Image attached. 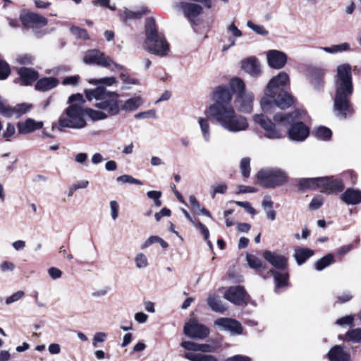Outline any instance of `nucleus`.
<instances>
[{
  "instance_id": "f257e3e1",
  "label": "nucleus",
  "mask_w": 361,
  "mask_h": 361,
  "mask_svg": "<svg viewBox=\"0 0 361 361\" xmlns=\"http://www.w3.org/2000/svg\"><path fill=\"white\" fill-rule=\"evenodd\" d=\"M85 96L89 101L95 100L97 109H86V114L94 121L105 120L110 116H117L120 111V94L116 92L107 90L100 86L92 90H85Z\"/></svg>"
},
{
  "instance_id": "f03ea898",
  "label": "nucleus",
  "mask_w": 361,
  "mask_h": 361,
  "mask_svg": "<svg viewBox=\"0 0 361 361\" xmlns=\"http://www.w3.org/2000/svg\"><path fill=\"white\" fill-rule=\"evenodd\" d=\"M288 84L289 76L285 72H280L271 79L260 101L261 108L264 112L271 113L276 107L285 109L293 104L292 97L284 90Z\"/></svg>"
},
{
  "instance_id": "7ed1b4c3",
  "label": "nucleus",
  "mask_w": 361,
  "mask_h": 361,
  "mask_svg": "<svg viewBox=\"0 0 361 361\" xmlns=\"http://www.w3.org/2000/svg\"><path fill=\"white\" fill-rule=\"evenodd\" d=\"M336 71L334 108L337 115L345 118L353 113L349 102L353 91L351 66L348 63H343L337 67Z\"/></svg>"
},
{
  "instance_id": "20e7f679",
  "label": "nucleus",
  "mask_w": 361,
  "mask_h": 361,
  "mask_svg": "<svg viewBox=\"0 0 361 361\" xmlns=\"http://www.w3.org/2000/svg\"><path fill=\"white\" fill-rule=\"evenodd\" d=\"M306 113L301 109H296L290 113H278L274 116L275 123L278 125L287 127V135L290 140L296 142L304 141L310 134L309 128L302 122L299 121L305 118Z\"/></svg>"
},
{
  "instance_id": "39448f33",
  "label": "nucleus",
  "mask_w": 361,
  "mask_h": 361,
  "mask_svg": "<svg viewBox=\"0 0 361 361\" xmlns=\"http://www.w3.org/2000/svg\"><path fill=\"white\" fill-rule=\"evenodd\" d=\"M145 35L146 39L144 42L145 50L159 56H165L169 54V45L164 34L157 30L155 20L152 18L146 19Z\"/></svg>"
},
{
  "instance_id": "423d86ee",
  "label": "nucleus",
  "mask_w": 361,
  "mask_h": 361,
  "mask_svg": "<svg viewBox=\"0 0 361 361\" xmlns=\"http://www.w3.org/2000/svg\"><path fill=\"white\" fill-rule=\"evenodd\" d=\"M211 116L223 129L229 133H237L245 131L249 128L247 118L238 114L233 106L228 107Z\"/></svg>"
},
{
  "instance_id": "0eeeda50",
  "label": "nucleus",
  "mask_w": 361,
  "mask_h": 361,
  "mask_svg": "<svg viewBox=\"0 0 361 361\" xmlns=\"http://www.w3.org/2000/svg\"><path fill=\"white\" fill-rule=\"evenodd\" d=\"M300 190L319 189L322 192L330 194L344 189V184L334 177L303 178L298 180Z\"/></svg>"
},
{
  "instance_id": "6e6552de",
  "label": "nucleus",
  "mask_w": 361,
  "mask_h": 361,
  "mask_svg": "<svg viewBox=\"0 0 361 361\" xmlns=\"http://www.w3.org/2000/svg\"><path fill=\"white\" fill-rule=\"evenodd\" d=\"M85 110L83 106L77 104H71L59 120V128L62 130L63 128L80 129L86 126L84 118Z\"/></svg>"
},
{
  "instance_id": "1a4fd4ad",
  "label": "nucleus",
  "mask_w": 361,
  "mask_h": 361,
  "mask_svg": "<svg viewBox=\"0 0 361 361\" xmlns=\"http://www.w3.org/2000/svg\"><path fill=\"white\" fill-rule=\"evenodd\" d=\"M257 178L263 188H275L286 183L288 176L286 171L281 169L267 167L258 171Z\"/></svg>"
},
{
  "instance_id": "9d476101",
  "label": "nucleus",
  "mask_w": 361,
  "mask_h": 361,
  "mask_svg": "<svg viewBox=\"0 0 361 361\" xmlns=\"http://www.w3.org/2000/svg\"><path fill=\"white\" fill-rule=\"evenodd\" d=\"M233 90L229 84L220 85L214 88L212 93L214 103L208 107L210 116L232 107Z\"/></svg>"
},
{
  "instance_id": "9b49d317",
  "label": "nucleus",
  "mask_w": 361,
  "mask_h": 361,
  "mask_svg": "<svg viewBox=\"0 0 361 361\" xmlns=\"http://www.w3.org/2000/svg\"><path fill=\"white\" fill-rule=\"evenodd\" d=\"M230 85L233 91L237 93L235 102L239 110L243 113H250L253 108L254 94L245 91V83L240 78H233Z\"/></svg>"
},
{
  "instance_id": "f8f14e48",
  "label": "nucleus",
  "mask_w": 361,
  "mask_h": 361,
  "mask_svg": "<svg viewBox=\"0 0 361 361\" xmlns=\"http://www.w3.org/2000/svg\"><path fill=\"white\" fill-rule=\"evenodd\" d=\"M83 61L86 64H95L104 68H111V71H122L123 67L115 63L98 49H91L85 52Z\"/></svg>"
},
{
  "instance_id": "ddd939ff",
  "label": "nucleus",
  "mask_w": 361,
  "mask_h": 361,
  "mask_svg": "<svg viewBox=\"0 0 361 361\" xmlns=\"http://www.w3.org/2000/svg\"><path fill=\"white\" fill-rule=\"evenodd\" d=\"M253 121L261 126L264 130L266 137L271 140L281 139L283 137L284 132L276 124L273 123L265 115L255 114L253 116Z\"/></svg>"
},
{
  "instance_id": "4468645a",
  "label": "nucleus",
  "mask_w": 361,
  "mask_h": 361,
  "mask_svg": "<svg viewBox=\"0 0 361 361\" xmlns=\"http://www.w3.org/2000/svg\"><path fill=\"white\" fill-rule=\"evenodd\" d=\"M183 332L185 336L195 339L206 338L209 334V329L205 325L191 319L184 325Z\"/></svg>"
},
{
  "instance_id": "2eb2a0df",
  "label": "nucleus",
  "mask_w": 361,
  "mask_h": 361,
  "mask_svg": "<svg viewBox=\"0 0 361 361\" xmlns=\"http://www.w3.org/2000/svg\"><path fill=\"white\" fill-rule=\"evenodd\" d=\"M224 298L236 305L245 304L249 295L245 288L240 286L230 287L224 293Z\"/></svg>"
},
{
  "instance_id": "dca6fc26",
  "label": "nucleus",
  "mask_w": 361,
  "mask_h": 361,
  "mask_svg": "<svg viewBox=\"0 0 361 361\" xmlns=\"http://www.w3.org/2000/svg\"><path fill=\"white\" fill-rule=\"evenodd\" d=\"M214 324L220 330L229 331L232 334H241L243 331L240 323L231 318H219L214 321Z\"/></svg>"
},
{
  "instance_id": "f3484780",
  "label": "nucleus",
  "mask_w": 361,
  "mask_h": 361,
  "mask_svg": "<svg viewBox=\"0 0 361 361\" xmlns=\"http://www.w3.org/2000/svg\"><path fill=\"white\" fill-rule=\"evenodd\" d=\"M176 6L183 11L190 22H194L195 18L203 13V7L196 3L182 1L178 3Z\"/></svg>"
},
{
  "instance_id": "a211bd4d",
  "label": "nucleus",
  "mask_w": 361,
  "mask_h": 361,
  "mask_svg": "<svg viewBox=\"0 0 361 361\" xmlns=\"http://www.w3.org/2000/svg\"><path fill=\"white\" fill-rule=\"evenodd\" d=\"M20 20L25 26L32 28L44 27L48 23L46 18L32 12L22 14L20 16Z\"/></svg>"
},
{
  "instance_id": "6ab92c4d",
  "label": "nucleus",
  "mask_w": 361,
  "mask_h": 361,
  "mask_svg": "<svg viewBox=\"0 0 361 361\" xmlns=\"http://www.w3.org/2000/svg\"><path fill=\"white\" fill-rule=\"evenodd\" d=\"M267 59L270 67L274 69H281L286 64L287 56L283 51L272 49L267 51Z\"/></svg>"
},
{
  "instance_id": "aec40b11",
  "label": "nucleus",
  "mask_w": 361,
  "mask_h": 361,
  "mask_svg": "<svg viewBox=\"0 0 361 361\" xmlns=\"http://www.w3.org/2000/svg\"><path fill=\"white\" fill-rule=\"evenodd\" d=\"M242 69L252 77H258L261 74V66L259 60L250 56L241 61Z\"/></svg>"
},
{
  "instance_id": "412c9836",
  "label": "nucleus",
  "mask_w": 361,
  "mask_h": 361,
  "mask_svg": "<svg viewBox=\"0 0 361 361\" xmlns=\"http://www.w3.org/2000/svg\"><path fill=\"white\" fill-rule=\"evenodd\" d=\"M330 361H350V355L340 345L333 346L327 354Z\"/></svg>"
},
{
  "instance_id": "4be33fe9",
  "label": "nucleus",
  "mask_w": 361,
  "mask_h": 361,
  "mask_svg": "<svg viewBox=\"0 0 361 361\" xmlns=\"http://www.w3.org/2000/svg\"><path fill=\"white\" fill-rule=\"evenodd\" d=\"M42 127V121H36L32 118H27L25 121L18 123V132L20 134H28L36 130L41 129Z\"/></svg>"
},
{
  "instance_id": "5701e85b",
  "label": "nucleus",
  "mask_w": 361,
  "mask_h": 361,
  "mask_svg": "<svg viewBox=\"0 0 361 361\" xmlns=\"http://www.w3.org/2000/svg\"><path fill=\"white\" fill-rule=\"evenodd\" d=\"M18 74L20 78L21 84L29 85L37 80L39 73L37 71L26 67L19 68Z\"/></svg>"
},
{
  "instance_id": "b1692460",
  "label": "nucleus",
  "mask_w": 361,
  "mask_h": 361,
  "mask_svg": "<svg viewBox=\"0 0 361 361\" xmlns=\"http://www.w3.org/2000/svg\"><path fill=\"white\" fill-rule=\"evenodd\" d=\"M341 200L347 204L355 205L361 202V191L348 188L342 195Z\"/></svg>"
},
{
  "instance_id": "393cba45",
  "label": "nucleus",
  "mask_w": 361,
  "mask_h": 361,
  "mask_svg": "<svg viewBox=\"0 0 361 361\" xmlns=\"http://www.w3.org/2000/svg\"><path fill=\"white\" fill-rule=\"evenodd\" d=\"M59 83L57 78L52 77H45L39 79L36 85L35 89L41 92H47L56 87Z\"/></svg>"
},
{
  "instance_id": "a878e982",
  "label": "nucleus",
  "mask_w": 361,
  "mask_h": 361,
  "mask_svg": "<svg viewBox=\"0 0 361 361\" xmlns=\"http://www.w3.org/2000/svg\"><path fill=\"white\" fill-rule=\"evenodd\" d=\"M264 257L276 268L283 269L286 267L287 262L286 257L276 255L274 252L266 251L264 253Z\"/></svg>"
},
{
  "instance_id": "bb28decb",
  "label": "nucleus",
  "mask_w": 361,
  "mask_h": 361,
  "mask_svg": "<svg viewBox=\"0 0 361 361\" xmlns=\"http://www.w3.org/2000/svg\"><path fill=\"white\" fill-rule=\"evenodd\" d=\"M143 104V100L141 97L137 96L130 98L123 102L120 103L121 111L126 112L134 111L137 110Z\"/></svg>"
},
{
  "instance_id": "cd10ccee",
  "label": "nucleus",
  "mask_w": 361,
  "mask_h": 361,
  "mask_svg": "<svg viewBox=\"0 0 361 361\" xmlns=\"http://www.w3.org/2000/svg\"><path fill=\"white\" fill-rule=\"evenodd\" d=\"M197 121L204 142H209L212 135L209 119L206 117H199Z\"/></svg>"
},
{
  "instance_id": "c85d7f7f",
  "label": "nucleus",
  "mask_w": 361,
  "mask_h": 361,
  "mask_svg": "<svg viewBox=\"0 0 361 361\" xmlns=\"http://www.w3.org/2000/svg\"><path fill=\"white\" fill-rule=\"evenodd\" d=\"M207 305L211 310L216 312H223L226 308L221 300L214 293H209L207 298Z\"/></svg>"
},
{
  "instance_id": "c756f323",
  "label": "nucleus",
  "mask_w": 361,
  "mask_h": 361,
  "mask_svg": "<svg viewBox=\"0 0 361 361\" xmlns=\"http://www.w3.org/2000/svg\"><path fill=\"white\" fill-rule=\"evenodd\" d=\"M326 72V69L321 67H314L311 70L310 78L315 86L319 87L322 85Z\"/></svg>"
},
{
  "instance_id": "7c9ffc66",
  "label": "nucleus",
  "mask_w": 361,
  "mask_h": 361,
  "mask_svg": "<svg viewBox=\"0 0 361 361\" xmlns=\"http://www.w3.org/2000/svg\"><path fill=\"white\" fill-rule=\"evenodd\" d=\"M184 357L190 361H218L215 356L201 353L188 352L185 354Z\"/></svg>"
},
{
  "instance_id": "2f4dec72",
  "label": "nucleus",
  "mask_w": 361,
  "mask_h": 361,
  "mask_svg": "<svg viewBox=\"0 0 361 361\" xmlns=\"http://www.w3.org/2000/svg\"><path fill=\"white\" fill-rule=\"evenodd\" d=\"M330 54H336L350 50V44L347 42L341 43L340 44H334L331 47H321L319 48Z\"/></svg>"
},
{
  "instance_id": "473e14b6",
  "label": "nucleus",
  "mask_w": 361,
  "mask_h": 361,
  "mask_svg": "<svg viewBox=\"0 0 361 361\" xmlns=\"http://www.w3.org/2000/svg\"><path fill=\"white\" fill-rule=\"evenodd\" d=\"M344 341L354 343H360L361 328H355L348 331L344 335Z\"/></svg>"
},
{
  "instance_id": "72a5a7b5",
  "label": "nucleus",
  "mask_w": 361,
  "mask_h": 361,
  "mask_svg": "<svg viewBox=\"0 0 361 361\" xmlns=\"http://www.w3.org/2000/svg\"><path fill=\"white\" fill-rule=\"evenodd\" d=\"M313 135L318 139L322 140H328L331 137V130L325 126H319L313 130Z\"/></svg>"
},
{
  "instance_id": "f704fd0d",
  "label": "nucleus",
  "mask_w": 361,
  "mask_h": 361,
  "mask_svg": "<svg viewBox=\"0 0 361 361\" xmlns=\"http://www.w3.org/2000/svg\"><path fill=\"white\" fill-rule=\"evenodd\" d=\"M147 11L146 8H142L136 12L125 9L121 13V17L125 20L128 19H137L145 15Z\"/></svg>"
},
{
  "instance_id": "c9c22d12",
  "label": "nucleus",
  "mask_w": 361,
  "mask_h": 361,
  "mask_svg": "<svg viewBox=\"0 0 361 361\" xmlns=\"http://www.w3.org/2000/svg\"><path fill=\"white\" fill-rule=\"evenodd\" d=\"M312 250H295V258L299 265L304 263L306 259L313 255Z\"/></svg>"
},
{
  "instance_id": "e433bc0d",
  "label": "nucleus",
  "mask_w": 361,
  "mask_h": 361,
  "mask_svg": "<svg viewBox=\"0 0 361 361\" xmlns=\"http://www.w3.org/2000/svg\"><path fill=\"white\" fill-rule=\"evenodd\" d=\"M117 80L114 77H105L99 79H91L89 82L92 85H102L104 86L110 87L117 83Z\"/></svg>"
},
{
  "instance_id": "4c0bfd02",
  "label": "nucleus",
  "mask_w": 361,
  "mask_h": 361,
  "mask_svg": "<svg viewBox=\"0 0 361 361\" xmlns=\"http://www.w3.org/2000/svg\"><path fill=\"white\" fill-rule=\"evenodd\" d=\"M355 314H349L344 317H342L341 318H338L335 322V324L341 326H348V327H353L354 326L355 324Z\"/></svg>"
},
{
  "instance_id": "58836bf2",
  "label": "nucleus",
  "mask_w": 361,
  "mask_h": 361,
  "mask_svg": "<svg viewBox=\"0 0 361 361\" xmlns=\"http://www.w3.org/2000/svg\"><path fill=\"white\" fill-rule=\"evenodd\" d=\"M334 259V255L331 254H329L319 260H318L315 264L316 269L318 271H322L325 269L326 267L329 266Z\"/></svg>"
},
{
  "instance_id": "ea45409f",
  "label": "nucleus",
  "mask_w": 361,
  "mask_h": 361,
  "mask_svg": "<svg viewBox=\"0 0 361 361\" xmlns=\"http://www.w3.org/2000/svg\"><path fill=\"white\" fill-rule=\"evenodd\" d=\"M156 243L159 244V245L165 248L168 246L167 243H166L163 239L158 236H150L143 244L142 248H146L150 246L154 245Z\"/></svg>"
},
{
  "instance_id": "a19ab883",
  "label": "nucleus",
  "mask_w": 361,
  "mask_h": 361,
  "mask_svg": "<svg viewBox=\"0 0 361 361\" xmlns=\"http://www.w3.org/2000/svg\"><path fill=\"white\" fill-rule=\"evenodd\" d=\"M246 259L247 264L252 269L259 270L263 267L262 261L255 255L247 254Z\"/></svg>"
},
{
  "instance_id": "79ce46f5",
  "label": "nucleus",
  "mask_w": 361,
  "mask_h": 361,
  "mask_svg": "<svg viewBox=\"0 0 361 361\" xmlns=\"http://www.w3.org/2000/svg\"><path fill=\"white\" fill-rule=\"evenodd\" d=\"M271 272L273 273L274 276L276 289L286 285L287 281H288V275L286 274L279 273V272L273 271H271Z\"/></svg>"
},
{
  "instance_id": "37998d69",
  "label": "nucleus",
  "mask_w": 361,
  "mask_h": 361,
  "mask_svg": "<svg viewBox=\"0 0 361 361\" xmlns=\"http://www.w3.org/2000/svg\"><path fill=\"white\" fill-rule=\"evenodd\" d=\"M247 26L255 32L262 36H267L269 35V32L263 25L255 24L251 20L247 22Z\"/></svg>"
},
{
  "instance_id": "c03bdc74",
  "label": "nucleus",
  "mask_w": 361,
  "mask_h": 361,
  "mask_svg": "<svg viewBox=\"0 0 361 361\" xmlns=\"http://www.w3.org/2000/svg\"><path fill=\"white\" fill-rule=\"evenodd\" d=\"M240 171L245 178H248L250 174V159L244 157L240 161Z\"/></svg>"
},
{
  "instance_id": "a18cd8bd",
  "label": "nucleus",
  "mask_w": 361,
  "mask_h": 361,
  "mask_svg": "<svg viewBox=\"0 0 361 361\" xmlns=\"http://www.w3.org/2000/svg\"><path fill=\"white\" fill-rule=\"evenodd\" d=\"M135 262L137 269H145L148 266V259L143 253H139L135 256Z\"/></svg>"
},
{
  "instance_id": "49530a36",
  "label": "nucleus",
  "mask_w": 361,
  "mask_h": 361,
  "mask_svg": "<svg viewBox=\"0 0 361 361\" xmlns=\"http://www.w3.org/2000/svg\"><path fill=\"white\" fill-rule=\"evenodd\" d=\"M116 180L122 183L136 184L140 185H142V182L141 180L136 179L130 175L120 176L116 178Z\"/></svg>"
},
{
  "instance_id": "de8ad7c7",
  "label": "nucleus",
  "mask_w": 361,
  "mask_h": 361,
  "mask_svg": "<svg viewBox=\"0 0 361 361\" xmlns=\"http://www.w3.org/2000/svg\"><path fill=\"white\" fill-rule=\"evenodd\" d=\"M11 73V69L8 64L0 59V80H4L8 78Z\"/></svg>"
},
{
  "instance_id": "09e8293b",
  "label": "nucleus",
  "mask_w": 361,
  "mask_h": 361,
  "mask_svg": "<svg viewBox=\"0 0 361 361\" xmlns=\"http://www.w3.org/2000/svg\"><path fill=\"white\" fill-rule=\"evenodd\" d=\"M227 189L228 186L226 183L214 185L212 186L211 196L212 198H214L216 194H224Z\"/></svg>"
},
{
  "instance_id": "8fccbe9b",
  "label": "nucleus",
  "mask_w": 361,
  "mask_h": 361,
  "mask_svg": "<svg viewBox=\"0 0 361 361\" xmlns=\"http://www.w3.org/2000/svg\"><path fill=\"white\" fill-rule=\"evenodd\" d=\"M70 30L71 33L75 35L76 37L83 39H88V34L85 29L80 28L77 26H72Z\"/></svg>"
},
{
  "instance_id": "3c124183",
  "label": "nucleus",
  "mask_w": 361,
  "mask_h": 361,
  "mask_svg": "<svg viewBox=\"0 0 361 361\" xmlns=\"http://www.w3.org/2000/svg\"><path fill=\"white\" fill-rule=\"evenodd\" d=\"M324 203V198L322 196H317L312 198L311 200L309 208L312 210H316L318 209L319 207H322V205Z\"/></svg>"
},
{
  "instance_id": "603ef678",
  "label": "nucleus",
  "mask_w": 361,
  "mask_h": 361,
  "mask_svg": "<svg viewBox=\"0 0 361 361\" xmlns=\"http://www.w3.org/2000/svg\"><path fill=\"white\" fill-rule=\"evenodd\" d=\"M16 133V128L14 125L8 123L6 126V130L3 133V137L7 140L9 141L11 138H12Z\"/></svg>"
},
{
  "instance_id": "864d4df0",
  "label": "nucleus",
  "mask_w": 361,
  "mask_h": 361,
  "mask_svg": "<svg viewBox=\"0 0 361 361\" xmlns=\"http://www.w3.org/2000/svg\"><path fill=\"white\" fill-rule=\"evenodd\" d=\"M111 216L115 221L117 219L119 213V204L116 200H111L109 203Z\"/></svg>"
},
{
  "instance_id": "5fc2aeb1",
  "label": "nucleus",
  "mask_w": 361,
  "mask_h": 361,
  "mask_svg": "<svg viewBox=\"0 0 361 361\" xmlns=\"http://www.w3.org/2000/svg\"><path fill=\"white\" fill-rule=\"evenodd\" d=\"M68 102L71 103V104H77L83 106L85 100L84 99L82 94L78 93L71 95L68 98Z\"/></svg>"
},
{
  "instance_id": "6e6d98bb",
  "label": "nucleus",
  "mask_w": 361,
  "mask_h": 361,
  "mask_svg": "<svg viewBox=\"0 0 361 361\" xmlns=\"http://www.w3.org/2000/svg\"><path fill=\"white\" fill-rule=\"evenodd\" d=\"M235 203L241 207H243L247 213H249L251 215H255L256 214V210L252 207L251 204L249 202L247 201H235Z\"/></svg>"
},
{
  "instance_id": "4d7b16f0",
  "label": "nucleus",
  "mask_w": 361,
  "mask_h": 361,
  "mask_svg": "<svg viewBox=\"0 0 361 361\" xmlns=\"http://www.w3.org/2000/svg\"><path fill=\"white\" fill-rule=\"evenodd\" d=\"M24 295H25V293L23 291H22V290L17 291L6 298V303L7 305H10L14 302H16V301L20 300Z\"/></svg>"
},
{
  "instance_id": "13d9d810",
  "label": "nucleus",
  "mask_w": 361,
  "mask_h": 361,
  "mask_svg": "<svg viewBox=\"0 0 361 361\" xmlns=\"http://www.w3.org/2000/svg\"><path fill=\"white\" fill-rule=\"evenodd\" d=\"M107 338V334L104 332H97L94 334L92 340V345L94 347L97 346L98 343L105 341Z\"/></svg>"
},
{
  "instance_id": "bf43d9fd",
  "label": "nucleus",
  "mask_w": 361,
  "mask_h": 361,
  "mask_svg": "<svg viewBox=\"0 0 361 361\" xmlns=\"http://www.w3.org/2000/svg\"><path fill=\"white\" fill-rule=\"evenodd\" d=\"M16 61L20 64H32L33 58L29 54H21L17 56Z\"/></svg>"
},
{
  "instance_id": "052dcab7",
  "label": "nucleus",
  "mask_w": 361,
  "mask_h": 361,
  "mask_svg": "<svg viewBox=\"0 0 361 361\" xmlns=\"http://www.w3.org/2000/svg\"><path fill=\"white\" fill-rule=\"evenodd\" d=\"M310 230L307 226H304L302 229L301 235L297 233L293 234V237L297 240H306L310 236Z\"/></svg>"
},
{
  "instance_id": "680f3d73",
  "label": "nucleus",
  "mask_w": 361,
  "mask_h": 361,
  "mask_svg": "<svg viewBox=\"0 0 361 361\" xmlns=\"http://www.w3.org/2000/svg\"><path fill=\"white\" fill-rule=\"evenodd\" d=\"M180 345L188 350H192L197 352L198 343L190 341H184L180 343Z\"/></svg>"
},
{
  "instance_id": "e2e57ef3",
  "label": "nucleus",
  "mask_w": 361,
  "mask_h": 361,
  "mask_svg": "<svg viewBox=\"0 0 361 361\" xmlns=\"http://www.w3.org/2000/svg\"><path fill=\"white\" fill-rule=\"evenodd\" d=\"M227 31L232 34L235 37H240L242 36V32L236 27L234 23H231L227 27Z\"/></svg>"
},
{
  "instance_id": "0e129e2a",
  "label": "nucleus",
  "mask_w": 361,
  "mask_h": 361,
  "mask_svg": "<svg viewBox=\"0 0 361 361\" xmlns=\"http://www.w3.org/2000/svg\"><path fill=\"white\" fill-rule=\"evenodd\" d=\"M32 107V106L31 104L23 103V104L17 105L15 107L14 110L16 112H17L20 114H25L27 111H28L30 109H31Z\"/></svg>"
},
{
  "instance_id": "69168bd1",
  "label": "nucleus",
  "mask_w": 361,
  "mask_h": 361,
  "mask_svg": "<svg viewBox=\"0 0 361 361\" xmlns=\"http://www.w3.org/2000/svg\"><path fill=\"white\" fill-rule=\"evenodd\" d=\"M214 351V348L209 345L206 343H198L197 347V352H200L201 353H212Z\"/></svg>"
},
{
  "instance_id": "338daca9",
  "label": "nucleus",
  "mask_w": 361,
  "mask_h": 361,
  "mask_svg": "<svg viewBox=\"0 0 361 361\" xmlns=\"http://www.w3.org/2000/svg\"><path fill=\"white\" fill-rule=\"evenodd\" d=\"M257 191V189L255 187L252 186H246V185H239L238 186V191L237 192L238 194L240 193H253L256 192Z\"/></svg>"
},
{
  "instance_id": "774afa93",
  "label": "nucleus",
  "mask_w": 361,
  "mask_h": 361,
  "mask_svg": "<svg viewBox=\"0 0 361 361\" xmlns=\"http://www.w3.org/2000/svg\"><path fill=\"white\" fill-rule=\"evenodd\" d=\"M189 202L191 208L194 210V212L199 213V209H200V204L194 195H190L189 197Z\"/></svg>"
}]
</instances>
